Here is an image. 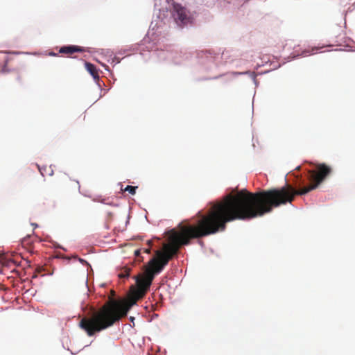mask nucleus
<instances>
[{"label": "nucleus", "instance_id": "6e6552de", "mask_svg": "<svg viewBox=\"0 0 355 355\" xmlns=\"http://www.w3.org/2000/svg\"><path fill=\"white\" fill-rule=\"evenodd\" d=\"M130 268L128 267H124L121 269L120 272L118 274V277L121 279L128 277L130 276Z\"/></svg>", "mask_w": 355, "mask_h": 355}, {"label": "nucleus", "instance_id": "423d86ee", "mask_svg": "<svg viewBox=\"0 0 355 355\" xmlns=\"http://www.w3.org/2000/svg\"><path fill=\"white\" fill-rule=\"evenodd\" d=\"M85 68L95 80L99 79V75L96 67L89 62H85Z\"/></svg>", "mask_w": 355, "mask_h": 355}, {"label": "nucleus", "instance_id": "9d476101", "mask_svg": "<svg viewBox=\"0 0 355 355\" xmlns=\"http://www.w3.org/2000/svg\"><path fill=\"white\" fill-rule=\"evenodd\" d=\"M137 189V187L128 185L123 190L129 192L131 195H135L136 193Z\"/></svg>", "mask_w": 355, "mask_h": 355}, {"label": "nucleus", "instance_id": "ddd939ff", "mask_svg": "<svg viewBox=\"0 0 355 355\" xmlns=\"http://www.w3.org/2000/svg\"><path fill=\"white\" fill-rule=\"evenodd\" d=\"M10 263H13L15 266H19L20 265V263H18V261L17 260H15V259H8V266L10 265Z\"/></svg>", "mask_w": 355, "mask_h": 355}, {"label": "nucleus", "instance_id": "0eeeda50", "mask_svg": "<svg viewBox=\"0 0 355 355\" xmlns=\"http://www.w3.org/2000/svg\"><path fill=\"white\" fill-rule=\"evenodd\" d=\"M38 169L42 176H45L46 175H52L53 173V171L51 168V166L47 168L46 166L40 167L39 165H37Z\"/></svg>", "mask_w": 355, "mask_h": 355}, {"label": "nucleus", "instance_id": "9b49d317", "mask_svg": "<svg viewBox=\"0 0 355 355\" xmlns=\"http://www.w3.org/2000/svg\"><path fill=\"white\" fill-rule=\"evenodd\" d=\"M1 59L5 62L4 68H6V67L7 62L8 60V55L4 54V53H3V54L1 55ZM3 71H6V69H3Z\"/></svg>", "mask_w": 355, "mask_h": 355}, {"label": "nucleus", "instance_id": "f257e3e1", "mask_svg": "<svg viewBox=\"0 0 355 355\" xmlns=\"http://www.w3.org/2000/svg\"><path fill=\"white\" fill-rule=\"evenodd\" d=\"M317 171H309L311 184L300 190L291 185L252 193L245 189L236 194L230 193L218 204L229 222L236 220H250L270 213L274 208L291 203L295 196L304 195L316 189L331 173V168L325 164L316 166Z\"/></svg>", "mask_w": 355, "mask_h": 355}, {"label": "nucleus", "instance_id": "20e7f679", "mask_svg": "<svg viewBox=\"0 0 355 355\" xmlns=\"http://www.w3.org/2000/svg\"><path fill=\"white\" fill-rule=\"evenodd\" d=\"M173 6L172 14L175 20L180 24H187L189 21V17L186 8L176 3Z\"/></svg>", "mask_w": 355, "mask_h": 355}, {"label": "nucleus", "instance_id": "f03ea898", "mask_svg": "<svg viewBox=\"0 0 355 355\" xmlns=\"http://www.w3.org/2000/svg\"><path fill=\"white\" fill-rule=\"evenodd\" d=\"M206 214L198 213L199 219L196 225H180L179 231L172 229L168 232V243L163 245V250L156 251V257L148 263L143 276L136 277L137 287L147 291L154 279L168 261L178 253L182 245H188L191 239H198L223 232L229 222L217 202H211Z\"/></svg>", "mask_w": 355, "mask_h": 355}, {"label": "nucleus", "instance_id": "7ed1b4c3", "mask_svg": "<svg viewBox=\"0 0 355 355\" xmlns=\"http://www.w3.org/2000/svg\"><path fill=\"white\" fill-rule=\"evenodd\" d=\"M147 291L137 287L128 300L111 299L98 310L92 311L89 317H83L79 327L87 336H93L96 333L112 326L121 318L125 317L130 309L141 299Z\"/></svg>", "mask_w": 355, "mask_h": 355}, {"label": "nucleus", "instance_id": "2eb2a0df", "mask_svg": "<svg viewBox=\"0 0 355 355\" xmlns=\"http://www.w3.org/2000/svg\"><path fill=\"white\" fill-rule=\"evenodd\" d=\"M114 295H115V292L114 291H111V297H110L109 300L107 302H108L111 299L114 300L113 298Z\"/></svg>", "mask_w": 355, "mask_h": 355}, {"label": "nucleus", "instance_id": "39448f33", "mask_svg": "<svg viewBox=\"0 0 355 355\" xmlns=\"http://www.w3.org/2000/svg\"><path fill=\"white\" fill-rule=\"evenodd\" d=\"M84 49L78 46H64L60 49L59 53L62 54L71 55L76 52H83Z\"/></svg>", "mask_w": 355, "mask_h": 355}, {"label": "nucleus", "instance_id": "dca6fc26", "mask_svg": "<svg viewBox=\"0 0 355 355\" xmlns=\"http://www.w3.org/2000/svg\"><path fill=\"white\" fill-rule=\"evenodd\" d=\"M134 320V318L131 317L130 320Z\"/></svg>", "mask_w": 355, "mask_h": 355}, {"label": "nucleus", "instance_id": "4468645a", "mask_svg": "<svg viewBox=\"0 0 355 355\" xmlns=\"http://www.w3.org/2000/svg\"><path fill=\"white\" fill-rule=\"evenodd\" d=\"M141 250H137L135 251V255L137 258L138 261H141V259H139V255L141 254Z\"/></svg>", "mask_w": 355, "mask_h": 355}, {"label": "nucleus", "instance_id": "1a4fd4ad", "mask_svg": "<svg viewBox=\"0 0 355 355\" xmlns=\"http://www.w3.org/2000/svg\"><path fill=\"white\" fill-rule=\"evenodd\" d=\"M14 75L16 82L18 83L19 85L22 84L23 78L21 73L19 71H15L14 73Z\"/></svg>", "mask_w": 355, "mask_h": 355}, {"label": "nucleus", "instance_id": "f8f14e48", "mask_svg": "<svg viewBox=\"0 0 355 355\" xmlns=\"http://www.w3.org/2000/svg\"><path fill=\"white\" fill-rule=\"evenodd\" d=\"M151 241H148V248H144L143 250V252H145V253H147V254H149L150 252V245H151Z\"/></svg>", "mask_w": 355, "mask_h": 355}]
</instances>
